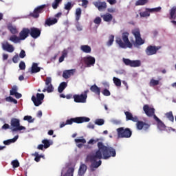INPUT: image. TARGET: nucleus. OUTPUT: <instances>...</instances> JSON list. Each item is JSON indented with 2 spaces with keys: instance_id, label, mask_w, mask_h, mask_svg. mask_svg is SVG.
<instances>
[{
  "instance_id": "1",
  "label": "nucleus",
  "mask_w": 176,
  "mask_h": 176,
  "mask_svg": "<svg viewBox=\"0 0 176 176\" xmlns=\"http://www.w3.org/2000/svg\"><path fill=\"white\" fill-rule=\"evenodd\" d=\"M116 156V150L111 146H107L102 143V142H98V150L94 153H90L87 156V160L91 163V168L92 171H94V168H98L102 161L108 160L110 157H115Z\"/></svg>"
},
{
  "instance_id": "2",
  "label": "nucleus",
  "mask_w": 176,
  "mask_h": 176,
  "mask_svg": "<svg viewBox=\"0 0 176 176\" xmlns=\"http://www.w3.org/2000/svg\"><path fill=\"white\" fill-rule=\"evenodd\" d=\"M143 111L144 113L148 116L149 118H152L153 116V119L157 122V127L160 130V131H164L166 127L164 122L160 120L156 115H155V108L150 107L149 105L145 104L143 107Z\"/></svg>"
},
{
  "instance_id": "3",
  "label": "nucleus",
  "mask_w": 176,
  "mask_h": 176,
  "mask_svg": "<svg viewBox=\"0 0 176 176\" xmlns=\"http://www.w3.org/2000/svg\"><path fill=\"white\" fill-rule=\"evenodd\" d=\"M124 115L126 116V120H131L132 122H136V127L138 130H144L146 131L151 127V124L144 122V121L138 120V117L136 116H133V113H130V111H125Z\"/></svg>"
},
{
  "instance_id": "4",
  "label": "nucleus",
  "mask_w": 176,
  "mask_h": 176,
  "mask_svg": "<svg viewBox=\"0 0 176 176\" xmlns=\"http://www.w3.org/2000/svg\"><path fill=\"white\" fill-rule=\"evenodd\" d=\"M129 35L130 33L128 32H123L121 38L116 37V42L121 49H126V47L131 49V47H133V43H131L129 39Z\"/></svg>"
},
{
  "instance_id": "5",
  "label": "nucleus",
  "mask_w": 176,
  "mask_h": 176,
  "mask_svg": "<svg viewBox=\"0 0 176 176\" xmlns=\"http://www.w3.org/2000/svg\"><path fill=\"white\" fill-rule=\"evenodd\" d=\"M10 130L12 133L16 131H21V130H25V126L20 125V120L12 118L10 121Z\"/></svg>"
},
{
  "instance_id": "6",
  "label": "nucleus",
  "mask_w": 176,
  "mask_h": 176,
  "mask_svg": "<svg viewBox=\"0 0 176 176\" xmlns=\"http://www.w3.org/2000/svg\"><path fill=\"white\" fill-rule=\"evenodd\" d=\"M132 34L135 36V41H132L134 43L135 46H141L145 43V41L141 38V32L140 29L135 28L132 30L131 31Z\"/></svg>"
},
{
  "instance_id": "7",
  "label": "nucleus",
  "mask_w": 176,
  "mask_h": 176,
  "mask_svg": "<svg viewBox=\"0 0 176 176\" xmlns=\"http://www.w3.org/2000/svg\"><path fill=\"white\" fill-rule=\"evenodd\" d=\"M117 134L119 138H130L133 132L130 128L120 127L117 129Z\"/></svg>"
},
{
  "instance_id": "8",
  "label": "nucleus",
  "mask_w": 176,
  "mask_h": 176,
  "mask_svg": "<svg viewBox=\"0 0 176 176\" xmlns=\"http://www.w3.org/2000/svg\"><path fill=\"white\" fill-rule=\"evenodd\" d=\"M89 93V89L85 90L81 94H75L73 96L74 102L85 104L87 100V94Z\"/></svg>"
},
{
  "instance_id": "9",
  "label": "nucleus",
  "mask_w": 176,
  "mask_h": 176,
  "mask_svg": "<svg viewBox=\"0 0 176 176\" xmlns=\"http://www.w3.org/2000/svg\"><path fill=\"white\" fill-rule=\"evenodd\" d=\"M87 122H90V118L87 117H76L74 118H70L69 120H67L66 124L71 125L72 124V123H77L78 124H79L80 123H85Z\"/></svg>"
},
{
  "instance_id": "10",
  "label": "nucleus",
  "mask_w": 176,
  "mask_h": 176,
  "mask_svg": "<svg viewBox=\"0 0 176 176\" xmlns=\"http://www.w3.org/2000/svg\"><path fill=\"white\" fill-rule=\"evenodd\" d=\"M47 7V6L46 4L37 6L34 10L33 12L30 14V16H31V17H34V19H38V17H39V14H41V13H43L45 12V8Z\"/></svg>"
},
{
  "instance_id": "11",
  "label": "nucleus",
  "mask_w": 176,
  "mask_h": 176,
  "mask_svg": "<svg viewBox=\"0 0 176 176\" xmlns=\"http://www.w3.org/2000/svg\"><path fill=\"white\" fill-rule=\"evenodd\" d=\"M45 99V94L37 93L36 96H32V101L34 104L35 107H39V105H42V102Z\"/></svg>"
},
{
  "instance_id": "12",
  "label": "nucleus",
  "mask_w": 176,
  "mask_h": 176,
  "mask_svg": "<svg viewBox=\"0 0 176 176\" xmlns=\"http://www.w3.org/2000/svg\"><path fill=\"white\" fill-rule=\"evenodd\" d=\"M162 49V46H156V45H148L146 50L145 53L146 56H153L157 53L158 50Z\"/></svg>"
},
{
  "instance_id": "13",
  "label": "nucleus",
  "mask_w": 176,
  "mask_h": 176,
  "mask_svg": "<svg viewBox=\"0 0 176 176\" xmlns=\"http://www.w3.org/2000/svg\"><path fill=\"white\" fill-rule=\"evenodd\" d=\"M46 87L43 89V93H53L54 87L52 85V77H47L45 80Z\"/></svg>"
},
{
  "instance_id": "14",
  "label": "nucleus",
  "mask_w": 176,
  "mask_h": 176,
  "mask_svg": "<svg viewBox=\"0 0 176 176\" xmlns=\"http://www.w3.org/2000/svg\"><path fill=\"white\" fill-rule=\"evenodd\" d=\"M122 61L125 64V65H128L133 68H135L137 67H141V60H131L129 58H123Z\"/></svg>"
},
{
  "instance_id": "15",
  "label": "nucleus",
  "mask_w": 176,
  "mask_h": 176,
  "mask_svg": "<svg viewBox=\"0 0 176 176\" xmlns=\"http://www.w3.org/2000/svg\"><path fill=\"white\" fill-rule=\"evenodd\" d=\"M82 60L87 67H93L96 64V58L91 56H85Z\"/></svg>"
},
{
  "instance_id": "16",
  "label": "nucleus",
  "mask_w": 176,
  "mask_h": 176,
  "mask_svg": "<svg viewBox=\"0 0 176 176\" xmlns=\"http://www.w3.org/2000/svg\"><path fill=\"white\" fill-rule=\"evenodd\" d=\"M30 30V35L34 39H36L41 36V29L38 28H31Z\"/></svg>"
},
{
  "instance_id": "17",
  "label": "nucleus",
  "mask_w": 176,
  "mask_h": 176,
  "mask_svg": "<svg viewBox=\"0 0 176 176\" xmlns=\"http://www.w3.org/2000/svg\"><path fill=\"white\" fill-rule=\"evenodd\" d=\"M30 36V29L28 28H23L19 33V38L21 41L27 39Z\"/></svg>"
},
{
  "instance_id": "18",
  "label": "nucleus",
  "mask_w": 176,
  "mask_h": 176,
  "mask_svg": "<svg viewBox=\"0 0 176 176\" xmlns=\"http://www.w3.org/2000/svg\"><path fill=\"white\" fill-rule=\"evenodd\" d=\"M94 5L100 12H102V10L107 9V3L105 1L102 2L101 1H98L94 3Z\"/></svg>"
},
{
  "instance_id": "19",
  "label": "nucleus",
  "mask_w": 176,
  "mask_h": 176,
  "mask_svg": "<svg viewBox=\"0 0 176 176\" xmlns=\"http://www.w3.org/2000/svg\"><path fill=\"white\" fill-rule=\"evenodd\" d=\"M58 22V19L57 18H48L45 20V26L50 27L51 25H54V24H57Z\"/></svg>"
},
{
  "instance_id": "20",
  "label": "nucleus",
  "mask_w": 176,
  "mask_h": 176,
  "mask_svg": "<svg viewBox=\"0 0 176 176\" xmlns=\"http://www.w3.org/2000/svg\"><path fill=\"white\" fill-rule=\"evenodd\" d=\"M2 47L3 50H6L8 53H13V52H14V47L13 45L9 44L8 42H6V44H3Z\"/></svg>"
},
{
  "instance_id": "21",
  "label": "nucleus",
  "mask_w": 176,
  "mask_h": 176,
  "mask_svg": "<svg viewBox=\"0 0 176 176\" xmlns=\"http://www.w3.org/2000/svg\"><path fill=\"white\" fill-rule=\"evenodd\" d=\"M101 17L106 23H111L113 19V16H112V14H110L109 12H107L106 14L101 15Z\"/></svg>"
},
{
  "instance_id": "22",
  "label": "nucleus",
  "mask_w": 176,
  "mask_h": 176,
  "mask_svg": "<svg viewBox=\"0 0 176 176\" xmlns=\"http://www.w3.org/2000/svg\"><path fill=\"white\" fill-rule=\"evenodd\" d=\"M90 91L92 93H94L95 94H97V96H100L101 93V89L97 86V85L94 84V85L91 86Z\"/></svg>"
},
{
  "instance_id": "23",
  "label": "nucleus",
  "mask_w": 176,
  "mask_h": 176,
  "mask_svg": "<svg viewBox=\"0 0 176 176\" xmlns=\"http://www.w3.org/2000/svg\"><path fill=\"white\" fill-rule=\"evenodd\" d=\"M74 69L65 70L63 73V76L65 79H69L74 75Z\"/></svg>"
},
{
  "instance_id": "24",
  "label": "nucleus",
  "mask_w": 176,
  "mask_h": 176,
  "mask_svg": "<svg viewBox=\"0 0 176 176\" xmlns=\"http://www.w3.org/2000/svg\"><path fill=\"white\" fill-rule=\"evenodd\" d=\"M80 50L83 52V53H91V47L88 45H82L80 46Z\"/></svg>"
},
{
  "instance_id": "25",
  "label": "nucleus",
  "mask_w": 176,
  "mask_h": 176,
  "mask_svg": "<svg viewBox=\"0 0 176 176\" xmlns=\"http://www.w3.org/2000/svg\"><path fill=\"white\" fill-rule=\"evenodd\" d=\"M86 170H87V166L84 164H81L78 170V175L83 176L86 173Z\"/></svg>"
},
{
  "instance_id": "26",
  "label": "nucleus",
  "mask_w": 176,
  "mask_h": 176,
  "mask_svg": "<svg viewBox=\"0 0 176 176\" xmlns=\"http://www.w3.org/2000/svg\"><path fill=\"white\" fill-rule=\"evenodd\" d=\"M32 74H38L41 72V67H38V63H34L32 65Z\"/></svg>"
},
{
  "instance_id": "27",
  "label": "nucleus",
  "mask_w": 176,
  "mask_h": 176,
  "mask_svg": "<svg viewBox=\"0 0 176 176\" xmlns=\"http://www.w3.org/2000/svg\"><path fill=\"white\" fill-rule=\"evenodd\" d=\"M169 14H170V20H175L176 17V6L173 7L170 11H169Z\"/></svg>"
},
{
  "instance_id": "28",
  "label": "nucleus",
  "mask_w": 176,
  "mask_h": 176,
  "mask_svg": "<svg viewBox=\"0 0 176 176\" xmlns=\"http://www.w3.org/2000/svg\"><path fill=\"white\" fill-rule=\"evenodd\" d=\"M67 86H68V83L67 82H62L58 88V93H62L64 91V89L67 88Z\"/></svg>"
},
{
  "instance_id": "29",
  "label": "nucleus",
  "mask_w": 176,
  "mask_h": 176,
  "mask_svg": "<svg viewBox=\"0 0 176 176\" xmlns=\"http://www.w3.org/2000/svg\"><path fill=\"white\" fill-rule=\"evenodd\" d=\"M76 21H79L80 20V16H82V9L80 8H78L76 9Z\"/></svg>"
},
{
  "instance_id": "30",
  "label": "nucleus",
  "mask_w": 176,
  "mask_h": 176,
  "mask_svg": "<svg viewBox=\"0 0 176 176\" xmlns=\"http://www.w3.org/2000/svg\"><path fill=\"white\" fill-rule=\"evenodd\" d=\"M17 140H19V135L14 136V138L13 139L3 141V144H4V145H10V144H12L13 142H16L17 141Z\"/></svg>"
},
{
  "instance_id": "31",
  "label": "nucleus",
  "mask_w": 176,
  "mask_h": 176,
  "mask_svg": "<svg viewBox=\"0 0 176 176\" xmlns=\"http://www.w3.org/2000/svg\"><path fill=\"white\" fill-rule=\"evenodd\" d=\"M7 28L10 32H11V34H13L14 35L17 34V28L15 26H13L12 24L8 25Z\"/></svg>"
},
{
  "instance_id": "32",
  "label": "nucleus",
  "mask_w": 176,
  "mask_h": 176,
  "mask_svg": "<svg viewBox=\"0 0 176 176\" xmlns=\"http://www.w3.org/2000/svg\"><path fill=\"white\" fill-rule=\"evenodd\" d=\"M148 2H149V0H138L135 5V6H144L145 5H146V3H148Z\"/></svg>"
},
{
  "instance_id": "33",
  "label": "nucleus",
  "mask_w": 176,
  "mask_h": 176,
  "mask_svg": "<svg viewBox=\"0 0 176 176\" xmlns=\"http://www.w3.org/2000/svg\"><path fill=\"white\" fill-rule=\"evenodd\" d=\"M165 116L168 120H170V122H174V115H173V111L166 113Z\"/></svg>"
},
{
  "instance_id": "34",
  "label": "nucleus",
  "mask_w": 176,
  "mask_h": 176,
  "mask_svg": "<svg viewBox=\"0 0 176 176\" xmlns=\"http://www.w3.org/2000/svg\"><path fill=\"white\" fill-rule=\"evenodd\" d=\"M9 40L11 41V42H13L14 43H19V42L21 41V39H20V37L16 35L11 36Z\"/></svg>"
},
{
  "instance_id": "35",
  "label": "nucleus",
  "mask_w": 176,
  "mask_h": 176,
  "mask_svg": "<svg viewBox=\"0 0 176 176\" xmlns=\"http://www.w3.org/2000/svg\"><path fill=\"white\" fill-rule=\"evenodd\" d=\"M41 142L43 144L45 149H47L52 145V142L47 139L43 140Z\"/></svg>"
},
{
  "instance_id": "36",
  "label": "nucleus",
  "mask_w": 176,
  "mask_h": 176,
  "mask_svg": "<svg viewBox=\"0 0 176 176\" xmlns=\"http://www.w3.org/2000/svg\"><path fill=\"white\" fill-rule=\"evenodd\" d=\"M160 82V80H155L153 78H152L151 80H150V82H149V86L151 87H155V86H157L159 85V83Z\"/></svg>"
},
{
  "instance_id": "37",
  "label": "nucleus",
  "mask_w": 176,
  "mask_h": 176,
  "mask_svg": "<svg viewBox=\"0 0 176 176\" xmlns=\"http://www.w3.org/2000/svg\"><path fill=\"white\" fill-rule=\"evenodd\" d=\"M115 41V36L113 35H110L109 36V41L107 42V46H112L113 45V42Z\"/></svg>"
},
{
  "instance_id": "38",
  "label": "nucleus",
  "mask_w": 176,
  "mask_h": 176,
  "mask_svg": "<svg viewBox=\"0 0 176 176\" xmlns=\"http://www.w3.org/2000/svg\"><path fill=\"white\" fill-rule=\"evenodd\" d=\"M61 2H63V0H54L52 4V8L54 10L57 9Z\"/></svg>"
},
{
  "instance_id": "39",
  "label": "nucleus",
  "mask_w": 176,
  "mask_h": 176,
  "mask_svg": "<svg viewBox=\"0 0 176 176\" xmlns=\"http://www.w3.org/2000/svg\"><path fill=\"white\" fill-rule=\"evenodd\" d=\"M74 8V4H72V2H67L66 4H65L64 9L65 10H67L68 13L69 12V10Z\"/></svg>"
},
{
  "instance_id": "40",
  "label": "nucleus",
  "mask_w": 176,
  "mask_h": 176,
  "mask_svg": "<svg viewBox=\"0 0 176 176\" xmlns=\"http://www.w3.org/2000/svg\"><path fill=\"white\" fill-rule=\"evenodd\" d=\"M67 56H68V52L67 50H63L61 56L59 58L58 62L63 63Z\"/></svg>"
},
{
  "instance_id": "41",
  "label": "nucleus",
  "mask_w": 176,
  "mask_h": 176,
  "mask_svg": "<svg viewBox=\"0 0 176 176\" xmlns=\"http://www.w3.org/2000/svg\"><path fill=\"white\" fill-rule=\"evenodd\" d=\"M113 83L118 87H120V86H122V81L120 80V79H119L116 77H113Z\"/></svg>"
},
{
  "instance_id": "42",
  "label": "nucleus",
  "mask_w": 176,
  "mask_h": 176,
  "mask_svg": "<svg viewBox=\"0 0 176 176\" xmlns=\"http://www.w3.org/2000/svg\"><path fill=\"white\" fill-rule=\"evenodd\" d=\"M146 10H148L150 13H153V12H157L162 10V7H157L155 8H146Z\"/></svg>"
},
{
  "instance_id": "43",
  "label": "nucleus",
  "mask_w": 176,
  "mask_h": 176,
  "mask_svg": "<svg viewBox=\"0 0 176 176\" xmlns=\"http://www.w3.org/2000/svg\"><path fill=\"white\" fill-rule=\"evenodd\" d=\"M140 17H149L151 16V12L146 10L144 12H140Z\"/></svg>"
},
{
  "instance_id": "44",
  "label": "nucleus",
  "mask_w": 176,
  "mask_h": 176,
  "mask_svg": "<svg viewBox=\"0 0 176 176\" xmlns=\"http://www.w3.org/2000/svg\"><path fill=\"white\" fill-rule=\"evenodd\" d=\"M32 156H35V162H36L37 163L41 162V157H42V155H39V153L38 152H35L34 154H32Z\"/></svg>"
},
{
  "instance_id": "45",
  "label": "nucleus",
  "mask_w": 176,
  "mask_h": 176,
  "mask_svg": "<svg viewBox=\"0 0 176 176\" xmlns=\"http://www.w3.org/2000/svg\"><path fill=\"white\" fill-rule=\"evenodd\" d=\"M11 164H12L13 168H17V167H20V162H19V160H13L11 162Z\"/></svg>"
},
{
  "instance_id": "46",
  "label": "nucleus",
  "mask_w": 176,
  "mask_h": 176,
  "mask_svg": "<svg viewBox=\"0 0 176 176\" xmlns=\"http://www.w3.org/2000/svg\"><path fill=\"white\" fill-rule=\"evenodd\" d=\"M6 101L8 102H13L14 104H17V100L13 98L12 96L7 97Z\"/></svg>"
},
{
  "instance_id": "47",
  "label": "nucleus",
  "mask_w": 176,
  "mask_h": 176,
  "mask_svg": "<svg viewBox=\"0 0 176 176\" xmlns=\"http://www.w3.org/2000/svg\"><path fill=\"white\" fill-rule=\"evenodd\" d=\"M74 141L76 144H86V139L83 138V136L80 137V139H75Z\"/></svg>"
},
{
  "instance_id": "48",
  "label": "nucleus",
  "mask_w": 176,
  "mask_h": 176,
  "mask_svg": "<svg viewBox=\"0 0 176 176\" xmlns=\"http://www.w3.org/2000/svg\"><path fill=\"white\" fill-rule=\"evenodd\" d=\"M23 120H27L29 123H33L34 120H32V117L31 116H25L23 118Z\"/></svg>"
},
{
  "instance_id": "49",
  "label": "nucleus",
  "mask_w": 176,
  "mask_h": 176,
  "mask_svg": "<svg viewBox=\"0 0 176 176\" xmlns=\"http://www.w3.org/2000/svg\"><path fill=\"white\" fill-rule=\"evenodd\" d=\"M17 93V87L14 86L10 91V96H14Z\"/></svg>"
},
{
  "instance_id": "50",
  "label": "nucleus",
  "mask_w": 176,
  "mask_h": 176,
  "mask_svg": "<svg viewBox=\"0 0 176 176\" xmlns=\"http://www.w3.org/2000/svg\"><path fill=\"white\" fill-rule=\"evenodd\" d=\"M102 93L103 96H105L106 97H108V96H111V92L107 89H104L102 91Z\"/></svg>"
},
{
  "instance_id": "51",
  "label": "nucleus",
  "mask_w": 176,
  "mask_h": 176,
  "mask_svg": "<svg viewBox=\"0 0 176 176\" xmlns=\"http://www.w3.org/2000/svg\"><path fill=\"white\" fill-rule=\"evenodd\" d=\"M96 124L98 126H102L104 124V120L103 119H97L95 122Z\"/></svg>"
},
{
  "instance_id": "52",
  "label": "nucleus",
  "mask_w": 176,
  "mask_h": 176,
  "mask_svg": "<svg viewBox=\"0 0 176 176\" xmlns=\"http://www.w3.org/2000/svg\"><path fill=\"white\" fill-rule=\"evenodd\" d=\"M19 60H20V58H19V55L18 54H16L12 58V61H13V63L14 64H17V63H19Z\"/></svg>"
},
{
  "instance_id": "53",
  "label": "nucleus",
  "mask_w": 176,
  "mask_h": 176,
  "mask_svg": "<svg viewBox=\"0 0 176 176\" xmlns=\"http://www.w3.org/2000/svg\"><path fill=\"white\" fill-rule=\"evenodd\" d=\"M19 68L22 71H24V69H25V63L21 61L19 63Z\"/></svg>"
},
{
  "instance_id": "54",
  "label": "nucleus",
  "mask_w": 176,
  "mask_h": 176,
  "mask_svg": "<svg viewBox=\"0 0 176 176\" xmlns=\"http://www.w3.org/2000/svg\"><path fill=\"white\" fill-rule=\"evenodd\" d=\"M94 23L95 24H98V25L101 24V19L100 18V16H97V17L94 20Z\"/></svg>"
},
{
  "instance_id": "55",
  "label": "nucleus",
  "mask_w": 176,
  "mask_h": 176,
  "mask_svg": "<svg viewBox=\"0 0 176 176\" xmlns=\"http://www.w3.org/2000/svg\"><path fill=\"white\" fill-rule=\"evenodd\" d=\"M87 5H89V1L82 0L81 6H82V8H87Z\"/></svg>"
},
{
  "instance_id": "56",
  "label": "nucleus",
  "mask_w": 176,
  "mask_h": 176,
  "mask_svg": "<svg viewBox=\"0 0 176 176\" xmlns=\"http://www.w3.org/2000/svg\"><path fill=\"white\" fill-rule=\"evenodd\" d=\"M25 56H26L25 51H24L23 50H21V52L19 54L20 58H24V57H25Z\"/></svg>"
},
{
  "instance_id": "57",
  "label": "nucleus",
  "mask_w": 176,
  "mask_h": 176,
  "mask_svg": "<svg viewBox=\"0 0 176 176\" xmlns=\"http://www.w3.org/2000/svg\"><path fill=\"white\" fill-rule=\"evenodd\" d=\"M97 141H99V140L97 139V140H94V139H91V140H89V141L88 142V144H91V145H94V144H96V142H97Z\"/></svg>"
},
{
  "instance_id": "58",
  "label": "nucleus",
  "mask_w": 176,
  "mask_h": 176,
  "mask_svg": "<svg viewBox=\"0 0 176 176\" xmlns=\"http://www.w3.org/2000/svg\"><path fill=\"white\" fill-rule=\"evenodd\" d=\"M2 129L3 130H8V129H10V126L9 125V124H4L3 126H2Z\"/></svg>"
},
{
  "instance_id": "59",
  "label": "nucleus",
  "mask_w": 176,
  "mask_h": 176,
  "mask_svg": "<svg viewBox=\"0 0 176 176\" xmlns=\"http://www.w3.org/2000/svg\"><path fill=\"white\" fill-rule=\"evenodd\" d=\"M14 96H15L16 98H21V97H23V95H21V94L19 92H16V94Z\"/></svg>"
},
{
  "instance_id": "60",
  "label": "nucleus",
  "mask_w": 176,
  "mask_h": 176,
  "mask_svg": "<svg viewBox=\"0 0 176 176\" xmlns=\"http://www.w3.org/2000/svg\"><path fill=\"white\" fill-rule=\"evenodd\" d=\"M87 127H88V129H94V124L91 122H89L87 125Z\"/></svg>"
},
{
  "instance_id": "61",
  "label": "nucleus",
  "mask_w": 176,
  "mask_h": 176,
  "mask_svg": "<svg viewBox=\"0 0 176 176\" xmlns=\"http://www.w3.org/2000/svg\"><path fill=\"white\" fill-rule=\"evenodd\" d=\"M107 2H109L110 5H115V3H116V0H107Z\"/></svg>"
},
{
  "instance_id": "62",
  "label": "nucleus",
  "mask_w": 176,
  "mask_h": 176,
  "mask_svg": "<svg viewBox=\"0 0 176 176\" xmlns=\"http://www.w3.org/2000/svg\"><path fill=\"white\" fill-rule=\"evenodd\" d=\"M8 58H9V55H8L6 54H3V61H5L6 60H8Z\"/></svg>"
},
{
  "instance_id": "63",
  "label": "nucleus",
  "mask_w": 176,
  "mask_h": 176,
  "mask_svg": "<svg viewBox=\"0 0 176 176\" xmlns=\"http://www.w3.org/2000/svg\"><path fill=\"white\" fill-rule=\"evenodd\" d=\"M62 15H63L62 12H58L57 14H55V17L56 19H60V17H61Z\"/></svg>"
},
{
  "instance_id": "64",
  "label": "nucleus",
  "mask_w": 176,
  "mask_h": 176,
  "mask_svg": "<svg viewBox=\"0 0 176 176\" xmlns=\"http://www.w3.org/2000/svg\"><path fill=\"white\" fill-rule=\"evenodd\" d=\"M43 148H45V146L43 144H39L37 147V149H39L40 151H43Z\"/></svg>"
}]
</instances>
